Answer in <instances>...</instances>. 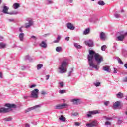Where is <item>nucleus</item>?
Masks as SVG:
<instances>
[{
  "label": "nucleus",
  "mask_w": 127,
  "mask_h": 127,
  "mask_svg": "<svg viewBox=\"0 0 127 127\" xmlns=\"http://www.w3.org/2000/svg\"><path fill=\"white\" fill-rule=\"evenodd\" d=\"M43 67V64H39L37 65V70H40V69H41V68Z\"/></svg>",
  "instance_id": "obj_33"
},
{
  "label": "nucleus",
  "mask_w": 127,
  "mask_h": 127,
  "mask_svg": "<svg viewBox=\"0 0 127 127\" xmlns=\"http://www.w3.org/2000/svg\"><path fill=\"white\" fill-rule=\"evenodd\" d=\"M96 114H100V110L88 111L86 113V116L87 118H91L92 117V115H96Z\"/></svg>",
  "instance_id": "obj_9"
},
{
  "label": "nucleus",
  "mask_w": 127,
  "mask_h": 127,
  "mask_svg": "<svg viewBox=\"0 0 127 127\" xmlns=\"http://www.w3.org/2000/svg\"><path fill=\"white\" fill-rule=\"evenodd\" d=\"M109 103L110 102L109 101H106L105 102H104V105L105 106H108V105H109Z\"/></svg>",
  "instance_id": "obj_48"
},
{
  "label": "nucleus",
  "mask_w": 127,
  "mask_h": 127,
  "mask_svg": "<svg viewBox=\"0 0 127 127\" xmlns=\"http://www.w3.org/2000/svg\"><path fill=\"white\" fill-rule=\"evenodd\" d=\"M116 97L118 99H122L124 97V93L122 92H119L116 94Z\"/></svg>",
  "instance_id": "obj_21"
},
{
  "label": "nucleus",
  "mask_w": 127,
  "mask_h": 127,
  "mask_svg": "<svg viewBox=\"0 0 127 127\" xmlns=\"http://www.w3.org/2000/svg\"><path fill=\"white\" fill-rule=\"evenodd\" d=\"M72 115L74 116V117H77V116H78V113L75 112L73 114H72Z\"/></svg>",
  "instance_id": "obj_50"
},
{
  "label": "nucleus",
  "mask_w": 127,
  "mask_h": 127,
  "mask_svg": "<svg viewBox=\"0 0 127 127\" xmlns=\"http://www.w3.org/2000/svg\"><path fill=\"white\" fill-rule=\"evenodd\" d=\"M125 100H126V101H127V95L126 96V97L125 98Z\"/></svg>",
  "instance_id": "obj_64"
},
{
  "label": "nucleus",
  "mask_w": 127,
  "mask_h": 127,
  "mask_svg": "<svg viewBox=\"0 0 127 127\" xmlns=\"http://www.w3.org/2000/svg\"><path fill=\"white\" fill-rule=\"evenodd\" d=\"M26 21H27L28 22L25 24V28H29V27H31V26L33 25V20H32V19L27 18L26 19Z\"/></svg>",
  "instance_id": "obj_6"
},
{
  "label": "nucleus",
  "mask_w": 127,
  "mask_h": 127,
  "mask_svg": "<svg viewBox=\"0 0 127 127\" xmlns=\"http://www.w3.org/2000/svg\"><path fill=\"white\" fill-rule=\"evenodd\" d=\"M69 2H70V3H72L73 2V0H69Z\"/></svg>",
  "instance_id": "obj_61"
},
{
  "label": "nucleus",
  "mask_w": 127,
  "mask_h": 127,
  "mask_svg": "<svg viewBox=\"0 0 127 127\" xmlns=\"http://www.w3.org/2000/svg\"><path fill=\"white\" fill-rule=\"evenodd\" d=\"M24 33H20L19 35V38L20 41H23L24 40Z\"/></svg>",
  "instance_id": "obj_18"
},
{
  "label": "nucleus",
  "mask_w": 127,
  "mask_h": 127,
  "mask_svg": "<svg viewBox=\"0 0 127 127\" xmlns=\"http://www.w3.org/2000/svg\"><path fill=\"white\" fill-rule=\"evenodd\" d=\"M12 118L11 117H8V118H6L4 119V121H6L7 122H9V121H11Z\"/></svg>",
  "instance_id": "obj_41"
},
{
  "label": "nucleus",
  "mask_w": 127,
  "mask_h": 127,
  "mask_svg": "<svg viewBox=\"0 0 127 127\" xmlns=\"http://www.w3.org/2000/svg\"><path fill=\"white\" fill-rule=\"evenodd\" d=\"M50 77V75H47L46 76V80L47 81L48 80H49V78Z\"/></svg>",
  "instance_id": "obj_44"
},
{
  "label": "nucleus",
  "mask_w": 127,
  "mask_h": 127,
  "mask_svg": "<svg viewBox=\"0 0 127 127\" xmlns=\"http://www.w3.org/2000/svg\"><path fill=\"white\" fill-rule=\"evenodd\" d=\"M20 7V5L18 3H15L13 4V8H14V9H17V8H18Z\"/></svg>",
  "instance_id": "obj_23"
},
{
  "label": "nucleus",
  "mask_w": 127,
  "mask_h": 127,
  "mask_svg": "<svg viewBox=\"0 0 127 127\" xmlns=\"http://www.w3.org/2000/svg\"><path fill=\"white\" fill-rule=\"evenodd\" d=\"M46 92L44 91H41V95H43L44 96V95H46Z\"/></svg>",
  "instance_id": "obj_47"
},
{
  "label": "nucleus",
  "mask_w": 127,
  "mask_h": 127,
  "mask_svg": "<svg viewBox=\"0 0 127 127\" xmlns=\"http://www.w3.org/2000/svg\"><path fill=\"white\" fill-rule=\"evenodd\" d=\"M97 4L98 5H100L101 6H104L105 5V2L102 0H99Z\"/></svg>",
  "instance_id": "obj_24"
},
{
  "label": "nucleus",
  "mask_w": 127,
  "mask_h": 127,
  "mask_svg": "<svg viewBox=\"0 0 127 127\" xmlns=\"http://www.w3.org/2000/svg\"><path fill=\"white\" fill-rule=\"evenodd\" d=\"M34 125H35L36 126V125H37V122H35V123H34Z\"/></svg>",
  "instance_id": "obj_62"
},
{
  "label": "nucleus",
  "mask_w": 127,
  "mask_h": 127,
  "mask_svg": "<svg viewBox=\"0 0 127 127\" xmlns=\"http://www.w3.org/2000/svg\"><path fill=\"white\" fill-rule=\"evenodd\" d=\"M113 69H114L113 73H114L115 74H116V73H118V70L117 69V68H113Z\"/></svg>",
  "instance_id": "obj_43"
},
{
  "label": "nucleus",
  "mask_w": 127,
  "mask_h": 127,
  "mask_svg": "<svg viewBox=\"0 0 127 127\" xmlns=\"http://www.w3.org/2000/svg\"><path fill=\"white\" fill-rule=\"evenodd\" d=\"M99 36L101 40H106V34L104 32H101L99 34Z\"/></svg>",
  "instance_id": "obj_15"
},
{
  "label": "nucleus",
  "mask_w": 127,
  "mask_h": 127,
  "mask_svg": "<svg viewBox=\"0 0 127 127\" xmlns=\"http://www.w3.org/2000/svg\"><path fill=\"white\" fill-rule=\"evenodd\" d=\"M92 127H95L96 126H97V121L96 120H94L93 121H92L91 123Z\"/></svg>",
  "instance_id": "obj_34"
},
{
  "label": "nucleus",
  "mask_w": 127,
  "mask_h": 127,
  "mask_svg": "<svg viewBox=\"0 0 127 127\" xmlns=\"http://www.w3.org/2000/svg\"><path fill=\"white\" fill-rule=\"evenodd\" d=\"M8 9H9V8L6 6H4L3 8L2 12L3 13H4V14H8L9 13H8Z\"/></svg>",
  "instance_id": "obj_16"
},
{
  "label": "nucleus",
  "mask_w": 127,
  "mask_h": 127,
  "mask_svg": "<svg viewBox=\"0 0 127 127\" xmlns=\"http://www.w3.org/2000/svg\"><path fill=\"white\" fill-rule=\"evenodd\" d=\"M5 107H7L9 108H5L4 107L0 108V114H4L5 113H8L10 112L11 110L10 109H16L17 106L14 104L7 103L5 104Z\"/></svg>",
  "instance_id": "obj_3"
},
{
  "label": "nucleus",
  "mask_w": 127,
  "mask_h": 127,
  "mask_svg": "<svg viewBox=\"0 0 127 127\" xmlns=\"http://www.w3.org/2000/svg\"><path fill=\"white\" fill-rule=\"evenodd\" d=\"M114 17H115V18H120V17H121V15L118 13H115L114 14Z\"/></svg>",
  "instance_id": "obj_38"
},
{
  "label": "nucleus",
  "mask_w": 127,
  "mask_h": 127,
  "mask_svg": "<svg viewBox=\"0 0 127 127\" xmlns=\"http://www.w3.org/2000/svg\"><path fill=\"white\" fill-rule=\"evenodd\" d=\"M36 87V85L33 84V85H31V86H30V89H32V88H34V87Z\"/></svg>",
  "instance_id": "obj_46"
},
{
  "label": "nucleus",
  "mask_w": 127,
  "mask_h": 127,
  "mask_svg": "<svg viewBox=\"0 0 127 127\" xmlns=\"http://www.w3.org/2000/svg\"><path fill=\"white\" fill-rule=\"evenodd\" d=\"M41 107V105H35L32 107H29L28 109L25 110V113H28V112H30V111H32V110H35L36 109H38L39 108Z\"/></svg>",
  "instance_id": "obj_10"
},
{
  "label": "nucleus",
  "mask_w": 127,
  "mask_h": 127,
  "mask_svg": "<svg viewBox=\"0 0 127 127\" xmlns=\"http://www.w3.org/2000/svg\"><path fill=\"white\" fill-rule=\"evenodd\" d=\"M123 56H124V57H127V53H126V54L123 53Z\"/></svg>",
  "instance_id": "obj_56"
},
{
  "label": "nucleus",
  "mask_w": 127,
  "mask_h": 127,
  "mask_svg": "<svg viewBox=\"0 0 127 127\" xmlns=\"http://www.w3.org/2000/svg\"><path fill=\"white\" fill-rule=\"evenodd\" d=\"M103 70L105 71L107 73H111V69H110V66H105L103 67Z\"/></svg>",
  "instance_id": "obj_17"
},
{
  "label": "nucleus",
  "mask_w": 127,
  "mask_h": 127,
  "mask_svg": "<svg viewBox=\"0 0 127 127\" xmlns=\"http://www.w3.org/2000/svg\"><path fill=\"white\" fill-rule=\"evenodd\" d=\"M116 58L119 64H121V65H122V64H124V63L123 62V61H122V60H121V59H120V58L117 57Z\"/></svg>",
  "instance_id": "obj_32"
},
{
  "label": "nucleus",
  "mask_w": 127,
  "mask_h": 127,
  "mask_svg": "<svg viewBox=\"0 0 127 127\" xmlns=\"http://www.w3.org/2000/svg\"><path fill=\"white\" fill-rule=\"evenodd\" d=\"M40 46L43 48H46L47 47V44L44 41H42L41 43L40 44Z\"/></svg>",
  "instance_id": "obj_20"
},
{
  "label": "nucleus",
  "mask_w": 127,
  "mask_h": 127,
  "mask_svg": "<svg viewBox=\"0 0 127 127\" xmlns=\"http://www.w3.org/2000/svg\"><path fill=\"white\" fill-rule=\"evenodd\" d=\"M123 82H127V77H126L123 79Z\"/></svg>",
  "instance_id": "obj_51"
},
{
  "label": "nucleus",
  "mask_w": 127,
  "mask_h": 127,
  "mask_svg": "<svg viewBox=\"0 0 127 127\" xmlns=\"http://www.w3.org/2000/svg\"><path fill=\"white\" fill-rule=\"evenodd\" d=\"M26 60H29V61H32V58L29 55H27L25 57Z\"/></svg>",
  "instance_id": "obj_29"
},
{
  "label": "nucleus",
  "mask_w": 127,
  "mask_h": 127,
  "mask_svg": "<svg viewBox=\"0 0 127 127\" xmlns=\"http://www.w3.org/2000/svg\"><path fill=\"white\" fill-rule=\"evenodd\" d=\"M14 20L13 19H9V21H10V22H11V21H14Z\"/></svg>",
  "instance_id": "obj_60"
},
{
  "label": "nucleus",
  "mask_w": 127,
  "mask_h": 127,
  "mask_svg": "<svg viewBox=\"0 0 127 127\" xmlns=\"http://www.w3.org/2000/svg\"><path fill=\"white\" fill-rule=\"evenodd\" d=\"M60 94H65L66 93V90H61L59 91Z\"/></svg>",
  "instance_id": "obj_40"
},
{
  "label": "nucleus",
  "mask_w": 127,
  "mask_h": 127,
  "mask_svg": "<svg viewBox=\"0 0 127 127\" xmlns=\"http://www.w3.org/2000/svg\"><path fill=\"white\" fill-rule=\"evenodd\" d=\"M66 26L68 29H70V30H74L75 29L74 25L71 23H67L66 24Z\"/></svg>",
  "instance_id": "obj_13"
},
{
  "label": "nucleus",
  "mask_w": 127,
  "mask_h": 127,
  "mask_svg": "<svg viewBox=\"0 0 127 127\" xmlns=\"http://www.w3.org/2000/svg\"><path fill=\"white\" fill-rule=\"evenodd\" d=\"M74 69L73 68H70V70L68 73V77H71L72 76V73H73Z\"/></svg>",
  "instance_id": "obj_31"
},
{
  "label": "nucleus",
  "mask_w": 127,
  "mask_h": 127,
  "mask_svg": "<svg viewBox=\"0 0 127 127\" xmlns=\"http://www.w3.org/2000/svg\"><path fill=\"white\" fill-rule=\"evenodd\" d=\"M90 28H87L85 29V30L83 32V35H88V34H90Z\"/></svg>",
  "instance_id": "obj_19"
},
{
  "label": "nucleus",
  "mask_w": 127,
  "mask_h": 127,
  "mask_svg": "<svg viewBox=\"0 0 127 127\" xmlns=\"http://www.w3.org/2000/svg\"><path fill=\"white\" fill-rule=\"evenodd\" d=\"M61 36L58 35V37L57 38L56 40L54 41V43H58L59 41H60V39H61Z\"/></svg>",
  "instance_id": "obj_22"
},
{
  "label": "nucleus",
  "mask_w": 127,
  "mask_h": 127,
  "mask_svg": "<svg viewBox=\"0 0 127 127\" xmlns=\"http://www.w3.org/2000/svg\"><path fill=\"white\" fill-rule=\"evenodd\" d=\"M19 32H21V33H22V32H23L22 28H19Z\"/></svg>",
  "instance_id": "obj_53"
},
{
  "label": "nucleus",
  "mask_w": 127,
  "mask_h": 127,
  "mask_svg": "<svg viewBox=\"0 0 127 127\" xmlns=\"http://www.w3.org/2000/svg\"><path fill=\"white\" fill-rule=\"evenodd\" d=\"M69 106H70V105L67 103L61 104L55 106V110H61L62 109H64V108H67L69 107Z\"/></svg>",
  "instance_id": "obj_7"
},
{
  "label": "nucleus",
  "mask_w": 127,
  "mask_h": 127,
  "mask_svg": "<svg viewBox=\"0 0 127 127\" xmlns=\"http://www.w3.org/2000/svg\"><path fill=\"white\" fill-rule=\"evenodd\" d=\"M75 126H79L80 125V123L79 122H75Z\"/></svg>",
  "instance_id": "obj_57"
},
{
  "label": "nucleus",
  "mask_w": 127,
  "mask_h": 127,
  "mask_svg": "<svg viewBox=\"0 0 127 127\" xmlns=\"http://www.w3.org/2000/svg\"><path fill=\"white\" fill-rule=\"evenodd\" d=\"M105 119H106V120H112V118L111 117H105Z\"/></svg>",
  "instance_id": "obj_52"
},
{
  "label": "nucleus",
  "mask_w": 127,
  "mask_h": 127,
  "mask_svg": "<svg viewBox=\"0 0 127 127\" xmlns=\"http://www.w3.org/2000/svg\"><path fill=\"white\" fill-rule=\"evenodd\" d=\"M88 64L89 65V70H92L95 69L97 71L100 69V64L103 61V57L100 54L95 53V51L90 50L89 54L87 56Z\"/></svg>",
  "instance_id": "obj_1"
},
{
  "label": "nucleus",
  "mask_w": 127,
  "mask_h": 127,
  "mask_svg": "<svg viewBox=\"0 0 127 127\" xmlns=\"http://www.w3.org/2000/svg\"><path fill=\"white\" fill-rule=\"evenodd\" d=\"M6 46V44L3 43H0V49L4 48Z\"/></svg>",
  "instance_id": "obj_30"
},
{
  "label": "nucleus",
  "mask_w": 127,
  "mask_h": 127,
  "mask_svg": "<svg viewBox=\"0 0 127 127\" xmlns=\"http://www.w3.org/2000/svg\"><path fill=\"white\" fill-rule=\"evenodd\" d=\"M71 102H72L74 105H80V104H81V100L77 98L71 99Z\"/></svg>",
  "instance_id": "obj_12"
},
{
  "label": "nucleus",
  "mask_w": 127,
  "mask_h": 127,
  "mask_svg": "<svg viewBox=\"0 0 127 127\" xmlns=\"http://www.w3.org/2000/svg\"><path fill=\"white\" fill-rule=\"evenodd\" d=\"M119 33L120 35L117 37V41H124V40L126 37V34H125L124 32H120Z\"/></svg>",
  "instance_id": "obj_8"
},
{
  "label": "nucleus",
  "mask_w": 127,
  "mask_h": 127,
  "mask_svg": "<svg viewBox=\"0 0 127 127\" xmlns=\"http://www.w3.org/2000/svg\"><path fill=\"white\" fill-rule=\"evenodd\" d=\"M106 49L107 46H106V45H103L101 48V49L102 51H105V50H106Z\"/></svg>",
  "instance_id": "obj_37"
},
{
  "label": "nucleus",
  "mask_w": 127,
  "mask_h": 127,
  "mask_svg": "<svg viewBox=\"0 0 127 127\" xmlns=\"http://www.w3.org/2000/svg\"><path fill=\"white\" fill-rule=\"evenodd\" d=\"M120 105H121V102L118 101H116L115 103L113 104V108L114 110H117L118 108L120 106Z\"/></svg>",
  "instance_id": "obj_14"
},
{
  "label": "nucleus",
  "mask_w": 127,
  "mask_h": 127,
  "mask_svg": "<svg viewBox=\"0 0 127 127\" xmlns=\"http://www.w3.org/2000/svg\"><path fill=\"white\" fill-rule=\"evenodd\" d=\"M86 126L87 127H93V126L92 125L91 123H87L86 124Z\"/></svg>",
  "instance_id": "obj_45"
},
{
  "label": "nucleus",
  "mask_w": 127,
  "mask_h": 127,
  "mask_svg": "<svg viewBox=\"0 0 127 127\" xmlns=\"http://www.w3.org/2000/svg\"><path fill=\"white\" fill-rule=\"evenodd\" d=\"M38 94H39V90L35 89L31 92V98L33 99H37L38 98Z\"/></svg>",
  "instance_id": "obj_4"
},
{
  "label": "nucleus",
  "mask_w": 127,
  "mask_h": 127,
  "mask_svg": "<svg viewBox=\"0 0 127 127\" xmlns=\"http://www.w3.org/2000/svg\"><path fill=\"white\" fill-rule=\"evenodd\" d=\"M31 38H33V39H35V40H36V37L34 36H32Z\"/></svg>",
  "instance_id": "obj_55"
},
{
  "label": "nucleus",
  "mask_w": 127,
  "mask_h": 127,
  "mask_svg": "<svg viewBox=\"0 0 127 127\" xmlns=\"http://www.w3.org/2000/svg\"><path fill=\"white\" fill-rule=\"evenodd\" d=\"M68 65H69V60L68 59H65L61 63L60 65L59 66V73L61 74L66 73L67 72Z\"/></svg>",
  "instance_id": "obj_2"
},
{
  "label": "nucleus",
  "mask_w": 127,
  "mask_h": 127,
  "mask_svg": "<svg viewBox=\"0 0 127 127\" xmlns=\"http://www.w3.org/2000/svg\"><path fill=\"white\" fill-rule=\"evenodd\" d=\"M8 14H10V15H16V14H18V12L16 11H13L9 13Z\"/></svg>",
  "instance_id": "obj_26"
},
{
  "label": "nucleus",
  "mask_w": 127,
  "mask_h": 127,
  "mask_svg": "<svg viewBox=\"0 0 127 127\" xmlns=\"http://www.w3.org/2000/svg\"><path fill=\"white\" fill-rule=\"evenodd\" d=\"M60 87L61 88H63L64 87V82H59Z\"/></svg>",
  "instance_id": "obj_39"
},
{
  "label": "nucleus",
  "mask_w": 127,
  "mask_h": 127,
  "mask_svg": "<svg viewBox=\"0 0 127 127\" xmlns=\"http://www.w3.org/2000/svg\"><path fill=\"white\" fill-rule=\"evenodd\" d=\"M84 43L87 46H89V47H93V46L94 45V42L92 40H88L87 41H85L84 42Z\"/></svg>",
  "instance_id": "obj_11"
},
{
  "label": "nucleus",
  "mask_w": 127,
  "mask_h": 127,
  "mask_svg": "<svg viewBox=\"0 0 127 127\" xmlns=\"http://www.w3.org/2000/svg\"><path fill=\"white\" fill-rule=\"evenodd\" d=\"M60 121H61L62 122H65L66 121V118L63 116V115H61L59 117Z\"/></svg>",
  "instance_id": "obj_25"
},
{
  "label": "nucleus",
  "mask_w": 127,
  "mask_h": 127,
  "mask_svg": "<svg viewBox=\"0 0 127 127\" xmlns=\"http://www.w3.org/2000/svg\"><path fill=\"white\" fill-rule=\"evenodd\" d=\"M46 2L48 5L53 4V1L51 0H46Z\"/></svg>",
  "instance_id": "obj_35"
},
{
  "label": "nucleus",
  "mask_w": 127,
  "mask_h": 127,
  "mask_svg": "<svg viewBox=\"0 0 127 127\" xmlns=\"http://www.w3.org/2000/svg\"><path fill=\"white\" fill-rule=\"evenodd\" d=\"M0 78H2V73L0 72Z\"/></svg>",
  "instance_id": "obj_59"
},
{
  "label": "nucleus",
  "mask_w": 127,
  "mask_h": 127,
  "mask_svg": "<svg viewBox=\"0 0 127 127\" xmlns=\"http://www.w3.org/2000/svg\"><path fill=\"white\" fill-rule=\"evenodd\" d=\"M25 126L26 127H30V125H29V124H28V123H26V124H25Z\"/></svg>",
  "instance_id": "obj_49"
},
{
  "label": "nucleus",
  "mask_w": 127,
  "mask_h": 127,
  "mask_svg": "<svg viewBox=\"0 0 127 127\" xmlns=\"http://www.w3.org/2000/svg\"><path fill=\"white\" fill-rule=\"evenodd\" d=\"M74 46L76 47V48H78V49H81V48H82V46H81V45H78L77 43H74Z\"/></svg>",
  "instance_id": "obj_27"
},
{
  "label": "nucleus",
  "mask_w": 127,
  "mask_h": 127,
  "mask_svg": "<svg viewBox=\"0 0 127 127\" xmlns=\"http://www.w3.org/2000/svg\"><path fill=\"white\" fill-rule=\"evenodd\" d=\"M111 125V122L107 121L105 122V125L106 126H110Z\"/></svg>",
  "instance_id": "obj_42"
},
{
  "label": "nucleus",
  "mask_w": 127,
  "mask_h": 127,
  "mask_svg": "<svg viewBox=\"0 0 127 127\" xmlns=\"http://www.w3.org/2000/svg\"><path fill=\"white\" fill-rule=\"evenodd\" d=\"M98 20V19L97 15L96 14H93L90 16V18L88 19V21L92 23H96Z\"/></svg>",
  "instance_id": "obj_5"
},
{
  "label": "nucleus",
  "mask_w": 127,
  "mask_h": 127,
  "mask_svg": "<svg viewBox=\"0 0 127 127\" xmlns=\"http://www.w3.org/2000/svg\"><path fill=\"white\" fill-rule=\"evenodd\" d=\"M113 48H114V49H116V45H114Z\"/></svg>",
  "instance_id": "obj_63"
},
{
  "label": "nucleus",
  "mask_w": 127,
  "mask_h": 127,
  "mask_svg": "<svg viewBox=\"0 0 127 127\" xmlns=\"http://www.w3.org/2000/svg\"><path fill=\"white\" fill-rule=\"evenodd\" d=\"M124 67H125V68H126V69H127V63H126V64H124Z\"/></svg>",
  "instance_id": "obj_58"
},
{
  "label": "nucleus",
  "mask_w": 127,
  "mask_h": 127,
  "mask_svg": "<svg viewBox=\"0 0 127 127\" xmlns=\"http://www.w3.org/2000/svg\"><path fill=\"white\" fill-rule=\"evenodd\" d=\"M93 85L95 87H101V82H94Z\"/></svg>",
  "instance_id": "obj_28"
},
{
  "label": "nucleus",
  "mask_w": 127,
  "mask_h": 127,
  "mask_svg": "<svg viewBox=\"0 0 127 127\" xmlns=\"http://www.w3.org/2000/svg\"><path fill=\"white\" fill-rule=\"evenodd\" d=\"M62 49V48H61V47H57L56 48V51H57V52H60Z\"/></svg>",
  "instance_id": "obj_36"
},
{
  "label": "nucleus",
  "mask_w": 127,
  "mask_h": 127,
  "mask_svg": "<svg viewBox=\"0 0 127 127\" xmlns=\"http://www.w3.org/2000/svg\"><path fill=\"white\" fill-rule=\"evenodd\" d=\"M69 39H70V37H66L65 38V40H66L67 41H69Z\"/></svg>",
  "instance_id": "obj_54"
}]
</instances>
